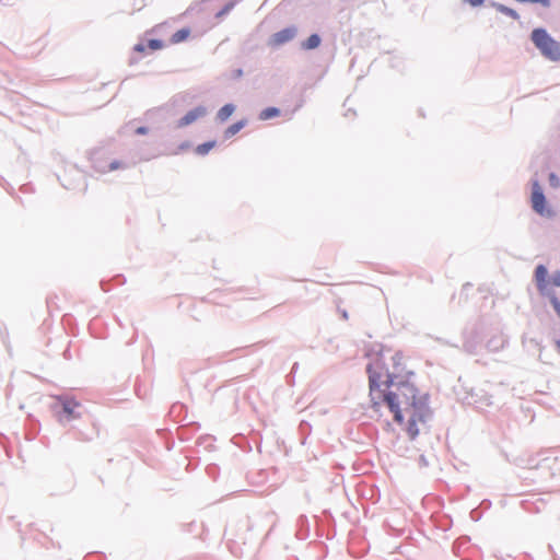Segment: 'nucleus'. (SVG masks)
Segmentation results:
<instances>
[{
  "instance_id": "nucleus-22",
  "label": "nucleus",
  "mask_w": 560,
  "mask_h": 560,
  "mask_svg": "<svg viewBox=\"0 0 560 560\" xmlns=\"http://www.w3.org/2000/svg\"><path fill=\"white\" fill-rule=\"evenodd\" d=\"M556 347H557L558 351L560 352V340L556 341Z\"/></svg>"
},
{
  "instance_id": "nucleus-11",
  "label": "nucleus",
  "mask_w": 560,
  "mask_h": 560,
  "mask_svg": "<svg viewBox=\"0 0 560 560\" xmlns=\"http://www.w3.org/2000/svg\"><path fill=\"white\" fill-rule=\"evenodd\" d=\"M280 115V110L277 107H268L260 112L259 119L268 120Z\"/></svg>"
},
{
  "instance_id": "nucleus-19",
  "label": "nucleus",
  "mask_w": 560,
  "mask_h": 560,
  "mask_svg": "<svg viewBox=\"0 0 560 560\" xmlns=\"http://www.w3.org/2000/svg\"><path fill=\"white\" fill-rule=\"evenodd\" d=\"M470 5L478 7L481 5L483 0H466Z\"/></svg>"
},
{
  "instance_id": "nucleus-3",
  "label": "nucleus",
  "mask_w": 560,
  "mask_h": 560,
  "mask_svg": "<svg viewBox=\"0 0 560 560\" xmlns=\"http://www.w3.org/2000/svg\"><path fill=\"white\" fill-rule=\"evenodd\" d=\"M532 207L540 215L550 214L546 207L545 195L538 182H534L532 186Z\"/></svg>"
},
{
  "instance_id": "nucleus-10",
  "label": "nucleus",
  "mask_w": 560,
  "mask_h": 560,
  "mask_svg": "<svg viewBox=\"0 0 560 560\" xmlns=\"http://www.w3.org/2000/svg\"><path fill=\"white\" fill-rule=\"evenodd\" d=\"M246 125V121L245 120H241V121H237L233 125H231L230 127L226 128V130L224 131V137L226 139L233 137L234 135H236L242 128H244V126Z\"/></svg>"
},
{
  "instance_id": "nucleus-9",
  "label": "nucleus",
  "mask_w": 560,
  "mask_h": 560,
  "mask_svg": "<svg viewBox=\"0 0 560 560\" xmlns=\"http://www.w3.org/2000/svg\"><path fill=\"white\" fill-rule=\"evenodd\" d=\"M235 106L233 104H226L220 108L217 117L220 121H225L234 113Z\"/></svg>"
},
{
  "instance_id": "nucleus-5",
  "label": "nucleus",
  "mask_w": 560,
  "mask_h": 560,
  "mask_svg": "<svg viewBox=\"0 0 560 560\" xmlns=\"http://www.w3.org/2000/svg\"><path fill=\"white\" fill-rule=\"evenodd\" d=\"M206 113H207V110L203 106H198V107L189 110L184 117H182L178 122V126L179 127L188 126V125L192 124L194 121H196L197 119L203 117L206 115Z\"/></svg>"
},
{
  "instance_id": "nucleus-7",
  "label": "nucleus",
  "mask_w": 560,
  "mask_h": 560,
  "mask_svg": "<svg viewBox=\"0 0 560 560\" xmlns=\"http://www.w3.org/2000/svg\"><path fill=\"white\" fill-rule=\"evenodd\" d=\"M190 33H191V31L189 27H184L182 30H178L177 32H175L172 35L170 42H171V44H174V45L183 43L189 38Z\"/></svg>"
},
{
  "instance_id": "nucleus-4",
  "label": "nucleus",
  "mask_w": 560,
  "mask_h": 560,
  "mask_svg": "<svg viewBox=\"0 0 560 560\" xmlns=\"http://www.w3.org/2000/svg\"><path fill=\"white\" fill-rule=\"evenodd\" d=\"M296 35V28L295 27H287L283 28L277 33H275L270 39L269 45L272 47L281 46L291 39H293Z\"/></svg>"
},
{
  "instance_id": "nucleus-6",
  "label": "nucleus",
  "mask_w": 560,
  "mask_h": 560,
  "mask_svg": "<svg viewBox=\"0 0 560 560\" xmlns=\"http://www.w3.org/2000/svg\"><path fill=\"white\" fill-rule=\"evenodd\" d=\"M547 268L544 265H538L535 269V281L538 290L544 293L548 289L549 279Z\"/></svg>"
},
{
  "instance_id": "nucleus-1",
  "label": "nucleus",
  "mask_w": 560,
  "mask_h": 560,
  "mask_svg": "<svg viewBox=\"0 0 560 560\" xmlns=\"http://www.w3.org/2000/svg\"><path fill=\"white\" fill-rule=\"evenodd\" d=\"M370 399L378 410L386 406L394 420L405 424L408 436L413 440L431 419L429 396L411 381L415 373L407 366V358L397 351L382 357L368 366Z\"/></svg>"
},
{
  "instance_id": "nucleus-8",
  "label": "nucleus",
  "mask_w": 560,
  "mask_h": 560,
  "mask_svg": "<svg viewBox=\"0 0 560 560\" xmlns=\"http://www.w3.org/2000/svg\"><path fill=\"white\" fill-rule=\"evenodd\" d=\"M320 37L317 34H313L304 40L301 46L305 50H311L317 48L320 45Z\"/></svg>"
},
{
  "instance_id": "nucleus-13",
  "label": "nucleus",
  "mask_w": 560,
  "mask_h": 560,
  "mask_svg": "<svg viewBox=\"0 0 560 560\" xmlns=\"http://www.w3.org/2000/svg\"><path fill=\"white\" fill-rule=\"evenodd\" d=\"M214 147H215V141H208V142L197 145L195 151L199 155H206Z\"/></svg>"
},
{
  "instance_id": "nucleus-20",
  "label": "nucleus",
  "mask_w": 560,
  "mask_h": 560,
  "mask_svg": "<svg viewBox=\"0 0 560 560\" xmlns=\"http://www.w3.org/2000/svg\"><path fill=\"white\" fill-rule=\"evenodd\" d=\"M135 49L139 52H143L145 50V46L143 44H138Z\"/></svg>"
},
{
  "instance_id": "nucleus-17",
  "label": "nucleus",
  "mask_w": 560,
  "mask_h": 560,
  "mask_svg": "<svg viewBox=\"0 0 560 560\" xmlns=\"http://www.w3.org/2000/svg\"><path fill=\"white\" fill-rule=\"evenodd\" d=\"M549 182H550V185H551L552 187H558V186L560 185V180H559V178H558V177H557V175H556V174H553V173H551V174L549 175Z\"/></svg>"
},
{
  "instance_id": "nucleus-14",
  "label": "nucleus",
  "mask_w": 560,
  "mask_h": 560,
  "mask_svg": "<svg viewBox=\"0 0 560 560\" xmlns=\"http://www.w3.org/2000/svg\"><path fill=\"white\" fill-rule=\"evenodd\" d=\"M494 7H495V9L499 12H501V13H503V14H505V15L514 19V20H517L520 18L518 13L515 10L511 9V8H508V7L503 5V4H495Z\"/></svg>"
},
{
  "instance_id": "nucleus-18",
  "label": "nucleus",
  "mask_w": 560,
  "mask_h": 560,
  "mask_svg": "<svg viewBox=\"0 0 560 560\" xmlns=\"http://www.w3.org/2000/svg\"><path fill=\"white\" fill-rule=\"evenodd\" d=\"M124 164L120 161H114L109 164L108 171H116L118 168H122Z\"/></svg>"
},
{
  "instance_id": "nucleus-2",
  "label": "nucleus",
  "mask_w": 560,
  "mask_h": 560,
  "mask_svg": "<svg viewBox=\"0 0 560 560\" xmlns=\"http://www.w3.org/2000/svg\"><path fill=\"white\" fill-rule=\"evenodd\" d=\"M532 40L546 58L552 61L560 60V43L555 40L544 28L534 30Z\"/></svg>"
},
{
  "instance_id": "nucleus-15",
  "label": "nucleus",
  "mask_w": 560,
  "mask_h": 560,
  "mask_svg": "<svg viewBox=\"0 0 560 560\" xmlns=\"http://www.w3.org/2000/svg\"><path fill=\"white\" fill-rule=\"evenodd\" d=\"M148 47L151 49V50H159V49H162L165 47L164 43L160 39H150L148 42Z\"/></svg>"
},
{
  "instance_id": "nucleus-16",
  "label": "nucleus",
  "mask_w": 560,
  "mask_h": 560,
  "mask_svg": "<svg viewBox=\"0 0 560 560\" xmlns=\"http://www.w3.org/2000/svg\"><path fill=\"white\" fill-rule=\"evenodd\" d=\"M560 287V271H556L552 273V276L549 278L548 287Z\"/></svg>"
},
{
  "instance_id": "nucleus-21",
  "label": "nucleus",
  "mask_w": 560,
  "mask_h": 560,
  "mask_svg": "<svg viewBox=\"0 0 560 560\" xmlns=\"http://www.w3.org/2000/svg\"><path fill=\"white\" fill-rule=\"evenodd\" d=\"M136 132H137L138 135H144V133H147V132H148V129H147L145 127H139V128L136 130Z\"/></svg>"
},
{
  "instance_id": "nucleus-12",
  "label": "nucleus",
  "mask_w": 560,
  "mask_h": 560,
  "mask_svg": "<svg viewBox=\"0 0 560 560\" xmlns=\"http://www.w3.org/2000/svg\"><path fill=\"white\" fill-rule=\"evenodd\" d=\"M63 411L71 418L78 417V415L74 413L75 408L79 407V402L74 400H65L63 401Z\"/></svg>"
}]
</instances>
